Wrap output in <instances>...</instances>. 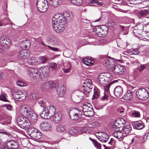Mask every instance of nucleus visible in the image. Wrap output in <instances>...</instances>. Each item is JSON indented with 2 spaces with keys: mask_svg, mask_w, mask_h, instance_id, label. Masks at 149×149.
<instances>
[{
  "mask_svg": "<svg viewBox=\"0 0 149 149\" xmlns=\"http://www.w3.org/2000/svg\"><path fill=\"white\" fill-rule=\"evenodd\" d=\"M66 130V127L63 124L58 125L56 126V131L58 132H64Z\"/></svg>",
  "mask_w": 149,
  "mask_h": 149,
  "instance_id": "obj_28",
  "label": "nucleus"
},
{
  "mask_svg": "<svg viewBox=\"0 0 149 149\" xmlns=\"http://www.w3.org/2000/svg\"><path fill=\"white\" fill-rule=\"evenodd\" d=\"M47 41L54 46H57L60 45V41L58 38L54 36H49L47 38Z\"/></svg>",
  "mask_w": 149,
  "mask_h": 149,
  "instance_id": "obj_12",
  "label": "nucleus"
},
{
  "mask_svg": "<svg viewBox=\"0 0 149 149\" xmlns=\"http://www.w3.org/2000/svg\"><path fill=\"white\" fill-rule=\"evenodd\" d=\"M132 129L131 125H127L123 129V131L125 134H127L131 132Z\"/></svg>",
  "mask_w": 149,
  "mask_h": 149,
  "instance_id": "obj_37",
  "label": "nucleus"
},
{
  "mask_svg": "<svg viewBox=\"0 0 149 149\" xmlns=\"http://www.w3.org/2000/svg\"><path fill=\"white\" fill-rule=\"evenodd\" d=\"M139 13L141 15H147L148 14V12L144 9L141 10Z\"/></svg>",
  "mask_w": 149,
  "mask_h": 149,
  "instance_id": "obj_51",
  "label": "nucleus"
},
{
  "mask_svg": "<svg viewBox=\"0 0 149 149\" xmlns=\"http://www.w3.org/2000/svg\"><path fill=\"white\" fill-rule=\"evenodd\" d=\"M12 95L15 100L20 101L24 100L26 96V95L24 94L21 91L13 93Z\"/></svg>",
  "mask_w": 149,
  "mask_h": 149,
  "instance_id": "obj_11",
  "label": "nucleus"
},
{
  "mask_svg": "<svg viewBox=\"0 0 149 149\" xmlns=\"http://www.w3.org/2000/svg\"><path fill=\"white\" fill-rule=\"evenodd\" d=\"M132 93L131 91H128L123 97V99L126 101L130 100L132 97Z\"/></svg>",
  "mask_w": 149,
  "mask_h": 149,
  "instance_id": "obj_31",
  "label": "nucleus"
},
{
  "mask_svg": "<svg viewBox=\"0 0 149 149\" xmlns=\"http://www.w3.org/2000/svg\"><path fill=\"white\" fill-rule=\"evenodd\" d=\"M82 111L84 115L86 117L93 116L94 114L93 109L90 104H84L82 107Z\"/></svg>",
  "mask_w": 149,
  "mask_h": 149,
  "instance_id": "obj_7",
  "label": "nucleus"
},
{
  "mask_svg": "<svg viewBox=\"0 0 149 149\" xmlns=\"http://www.w3.org/2000/svg\"><path fill=\"white\" fill-rule=\"evenodd\" d=\"M49 111L48 110V109L46 107H44L43 110L40 113V116L43 118L45 119H49L51 117V116L49 112Z\"/></svg>",
  "mask_w": 149,
  "mask_h": 149,
  "instance_id": "obj_19",
  "label": "nucleus"
},
{
  "mask_svg": "<svg viewBox=\"0 0 149 149\" xmlns=\"http://www.w3.org/2000/svg\"><path fill=\"white\" fill-rule=\"evenodd\" d=\"M52 25L54 30L57 33H60L63 31L64 25L58 22L54 16L52 19Z\"/></svg>",
  "mask_w": 149,
  "mask_h": 149,
  "instance_id": "obj_4",
  "label": "nucleus"
},
{
  "mask_svg": "<svg viewBox=\"0 0 149 149\" xmlns=\"http://www.w3.org/2000/svg\"><path fill=\"white\" fill-rule=\"evenodd\" d=\"M9 147V149L16 148L18 147L17 143L13 140L10 141L7 143Z\"/></svg>",
  "mask_w": 149,
  "mask_h": 149,
  "instance_id": "obj_29",
  "label": "nucleus"
},
{
  "mask_svg": "<svg viewBox=\"0 0 149 149\" xmlns=\"http://www.w3.org/2000/svg\"><path fill=\"white\" fill-rule=\"evenodd\" d=\"M99 96V95L97 91V90L95 89L94 91V94L93 95V99H95L96 98H98Z\"/></svg>",
  "mask_w": 149,
  "mask_h": 149,
  "instance_id": "obj_52",
  "label": "nucleus"
},
{
  "mask_svg": "<svg viewBox=\"0 0 149 149\" xmlns=\"http://www.w3.org/2000/svg\"><path fill=\"white\" fill-rule=\"evenodd\" d=\"M47 82L41 84L40 86V88L41 90L43 91H46L48 90L49 86Z\"/></svg>",
  "mask_w": 149,
  "mask_h": 149,
  "instance_id": "obj_36",
  "label": "nucleus"
},
{
  "mask_svg": "<svg viewBox=\"0 0 149 149\" xmlns=\"http://www.w3.org/2000/svg\"><path fill=\"white\" fill-rule=\"evenodd\" d=\"M139 50L138 49H136L132 51V53L134 54H137L139 53Z\"/></svg>",
  "mask_w": 149,
  "mask_h": 149,
  "instance_id": "obj_63",
  "label": "nucleus"
},
{
  "mask_svg": "<svg viewBox=\"0 0 149 149\" xmlns=\"http://www.w3.org/2000/svg\"><path fill=\"white\" fill-rule=\"evenodd\" d=\"M108 25L109 27L113 28L114 26L115 23L112 21H110L108 22Z\"/></svg>",
  "mask_w": 149,
  "mask_h": 149,
  "instance_id": "obj_58",
  "label": "nucleus"
},
{
  "mask_svg": "<svg viewBox=\"0 0 149 149\" xmlns=\"http://www.w3.org/2000/svg\"><path fill=\"white\" fill-rule=\"evenodd\" d=\"M48 86H49V89L55 87L56 85V84L53 81H47Z\"/></svg>",
  "mask_w": 149,
  "mask_h": 149,
  "instance_id": "obj_42",
  "label": "nucleus"
},
{
  "mask_svg": "<svg viewBox=\"0 0 149 149\" xmlns=\"http://www.w3.org/2000/svg\"><path fill=\"white\" fill-rule=\"evenodd\" d=\"M123 134V133L121 131H116L113 134V136L118 139H120L122 137Z\"/></svg>",
  "mask_w": 149,
  "mask_h": 149,
  "instance_id": "obj_34",
  "label": "nucleus"
},
{
  "mask_svg": "<svg viewBox=\"0 0 149 149\" xmlns=\"http://www.w3.org/2000/svg\"><path fill=\"white\" fill-rule=\"evenodd\" d=\"M110 85H108L104 88V94L105 93L108 94L109 93V88Z\"/></svg>",
  "mask_w": 149,
  "mask_h": 149,
  "instance_id": "obj_54",
  "label": "nucleus"
},
{
  "mask_svg": "<svg viewBox=\"0 0 149 149\" xmlns=\"http://www.w3.org/2000/svg\"><path fill=\"white\" fill-rule=\"evenodd\" d=\"M136 95L139 98L143 100H147L149 96L148 91L145 88L138 89L136 91Z\"/></svg>",
  "mask_w": 149,
  "mask_h": 149,
  "instance_id": "obj_6",
  "label": "nucleus"
},
{
  "mask_svg": "<svg viewBox=\"0 0 149 149\" xmlns=\"http://www.w3.org/2000/svg\"><path fill=\"white\" fill-rule=\"evenodd\" d=\"M82 113L79 109L73 108L70 110L69 115L70 119L73 120L77 121L80 119L81 117Z\"/></svg>",
  "mask_w": 149,
  "mask_h": 149,
  "instance_id": "obj_3",
  "label": "nucleus"
},
{
  "mask_svg": "<svg viewBox=\"0 0 149 149\" xmlns=\"http://www.w3.org/2000/svg\"><path fill=\"white\" fill-rule=\"evenodd\" d=\"M85 86H83L82 88H81V91L78 90L75 92L77 96L81 100L83 98L85 95H86L87 93H88L90 91L85 89Z\"/></svg>",
  "mask_w": 149,
  "mask_h": 149,
  "instance_id": "obj_14",
  "label": "nucleus"
},
{
  "mask_svg": "<svg viewBox=\"0 0 149 149\" xmlns=\"http://www.w3.org/2000/svg\"><path fill=\"white\" fill-rule=\"evenodd\" d=\"M130 114L132 116L134 117H139L140 116L139 111L134 110H132L130 112Z\"/></svg>",
  "mask_w": 149,
  "mask_h": 149,
  "instance_id": "obj_38",
  "label": "nucleus"
},
{
  "mask_svg": "<svg viewBox=\"0 0 149 149\" xmlns=\"http://www.w3.org/2000/svg\"><path fill=\"white\" fill-rule=\"evenodd\" d=\"M20 45L21 47L23 49L26 48L27 45H30L29 43H28L27 40L23 41L22 43H21Z\"/></svg>",
  "mask_w": 149,
  "mask_h": 149,
  "instance_id": "obj_45",
  "label": "nucleus"
},
{
  "mask_svg": "<svg viewBox=\"0 0 149 149\" xmlns=\"http://www.w3.org/2000/svg\"><path fill=\"white\" fill-rule=\"evenodd\" d=\"M65 19L68 20H70L72 18V15L71 12L70 11H66L63 14Z\"/></svg>",
  "mask_w": 149,
  "mask_h": 149,
  "instance_id": "obj_33",
  "label": "nucleus"
},
{
  "mask_svg": "<svg viewBox=\"0 0 149 149\" xmlns=\"http://www.w3.org/2000/svg\"><path fill=\"white\" fill-rule=\"evenodd\" d=\"M38 72L39 78L44 79V78L46 77L48 75L49 69L47 67L42 66L38 70Z\"/></svg>",
  "mask_w": 149,
  "mask_h": 149,
  "instance_id": "obj_10",
  "label": "nucleus"
},
{
  "mask_svg": "<svg viewBox=\"0 0 149 149\" xmlns=\"http://www.w3.org/2000/svg\"><path fill=\"white\" fill-rule=\"evenodd\" d=\"M48 3L47 0H37V6L38 10L44 13L45 12L48 8Z\"/></svg>",
  "mask_w": 149,
  "mask_h": 149,
  "instance_id": "obj_5",
  "label": "nucleus"
},
{
  "mask_svg": "<svg viewBox=\"0 0 149 149\" xmlns=\"http://www.w3.org/2000/svg\"><path fill=\"white\" fill-rule=\"evenodd\" d=\"M140 67L139 68V70L140 72L142 71L146 67V65L140 64Z\"/></svg>",
  "mask_w": 149,
  "mask_h": 149,
  "instance_id": "obj_56",
  "label": "nucleus"
},
{
  "mask_svg": "<svg viewBox=\"0 0 149 149\" xmlns=\"http://www.w3.org/2000/svg\"><path fill=\"white\" fill-rule=\"evenodd\" d=\"M19 112L21 114L35 121L37 120V115L33 111L30 107L28 105H22L19 109Z\"/></svg>",
  "mask_w": 149,
  "mask_h": 149,
  "instance_id": "obj_1",
  "label": "nucleus"
},
{
  "mask_svg": "<svg viewBox=\"0 0 149 149\" xmlns=\"http://www.w3.org/2000/svg\"><path fill=\"white\" fill-rule=\"evenodd\" d=\"M132 125L134 128L137 130L141 129L144 126L143 123L141 120L133 122Z\"/></svg>",
  "mask_w": 149,
  "mask_h": 149,
  "instance_id": "obj_20",
  "label": "nucleus"
},
{
  "mask_svg": "<svg viewBox=\"0 0 149 149\" xmlns=\"http://www.w3.org/2000/svg\"><path fill=\"white\" fill-rule=\"evenodd\" d=\"M7 95L3 93H2L0 96V100L3 101L8 102L6 99Z\"/></svg>",
  "mask_w": 149,
  "mask_h": 149,
  "instance_id": "obj_43",
  "label": "nucleus"
},
{
  "mask_svg": "<svg viewBox=\"0 0 149 149\" xmlns=\"http://www.w3.org/2000/svg\"><path fill=\"white\" fill-rule=\"evenodd\" d=\"M101 134V136H98L97 137V138L100 141L102 142H107L109 138L108 135L104 132H102Z\"/></svg>",
  "mask_w": 149,
  "mask_h": 149,
  "instance_id": "obj_24",
  "label": "nucleus"
},
{
  "mask_svg": "<svg viewBox=\"0 0 149 149\" xmlns=\"http://www.w3.org/2000/svg\"><path fill=\"white\" fill-rule=\"evenodd\" d=\"M40 62L41 63H45L47 60V58L44 56H41L39 58Z\"/></svg>",
  "mask_w": 149,
  "mask_h": 149,
  "instance_id": "obj_48",
  "label": "nucleus"
},
{
  "mask_svg": "<svg viewBox=\"0 0 149 149\" xmlns=\"http://www.w3.org/2000/svg\"><path fill=\"white\" fill-rule=\"evenodd\" d=\"M38 103L40 107H44L45 106V102L44 100H41L38 102Z\"/></svg>",
  "mask_w": 149,
  "mask_h": 149,
  "instance_id": "obj_55",
  "label": "nucleus"
},
{
  "mask_svg": "<svg viewBox=\"0 0 149 149\" xmlns=\"http://www.w3.org/2000/svg\"><path fill=\"white\" fill-rule=\"evenodd\" d=\"M89 3H88V5H90V3L96 4L97 5H100L101 3L99 2L97 0H90L89 1ZM93 5H90L91 6H93Z\"/></svg>",
  "mask_w": 149,
  "mask_h": 149,
  "instance_id": "obj_47",
  "label": "nucleus"
},
{
  "mask_svg": "<svg viewBox=\"0 0 149 149\" xmlns=\"http://www.w3.org/2000/svg\"><path fill=\"white\" fill-rule=\"evenodd\" d=\"M36 59L34 57L30 58L28 60V62L29 64L33 65H35L37 63Z\"/></svg>",
  "mask_w": 149,
  "mask_h": 149,
  "instance_id": "obj_39",
  "label": "nucleus"
},
{
  "mask_svg": "<svg viewBox=\"0 0 149 149\" xmlns=\"http://www.w3.org/2000/svg\"><path fill=\"white\" fill-rule=\"evenodd\" d=\"M114 92L115 95L117 97H119L123 93L122 88L120 86H117L114 89Z\"/></svg>",
  "mask_w": 149,
  "mask_h": 149,
  "instance_id": "obj_22",
  "label": "nucleus"
},
{
  "mask_svg": "<svg viewBox=\"0 0 149 149\" xmlns=\"http://www.w3.org/2000/svg\"><path fill=\"white\" fill-rule=\"evenodd\" d=\"M93 59H90L88 58H85L82 60L81 61L82 63L85 64L87 66L89 65V64L88 63H86V62H87L89 63H90L92 62Z\"/></svg>",
  "mask_w": 149,
  "mask_h": 149,
  "instance_id": "obj_44",
  "label": "nucleus"
},
{
  "mask_svg": "<svg viewBox=\"0 0 149 149\" xmlns=\"http://www.w3.org/2000/svg\"><path fill=\"white\" fill-rule=\"evenodd\" d=\"M108 98V95L107 94H104L103 96H102L101 98V100L102 101H104L107 100Z\"/></svg>",
  "mask_w": 149,
  "mask_h": 149,
  "instance_id": "obj_59",
  "label": "nucleus"
},
{
  "mask_svg": "<svg viewBox=\"0 0 149 149\" xmlns=\"http://www.w3.org/2000/svg\"><path fill=\"white\" fill-rule=\"evenodd\" d=\"M54 16L57 19L58 22L61 24L64 22L65 19L64 15L62 14H56L54 15Z\"/></svg>",
  "mask_w": 149,
  "mask_h": 149,
  "instance_id": "obj_32",
  "label": "nucleus"
},
{
  "mask_svg": "<svg viewBox=\"0 0 149 149\" xmlns=\"http://www.w3.org/2000/svg\"><path fill=\"white\" fill-rule=\"evenodd\" d=\"M65 88L63 85L62 84H60L56 89L57 94L59 97L62 96L65 93Z\"/></svg>",
  "mask_w": 149,
  "mask_h": 149,
  "instance_id": "obj_21",
  "label": "nucleus"
},
{
  "mask_svg": "<svg viewBox=\"0 0 149 149\" xmlns=\"http://www.w3.org/2000/svg\"><path fill=\"white\" fill-rule=\"evenodd\" d=\"M112 62H111L110 60L107 59L105 61V62L104 63V65L105 66H108V65H111L112 64Z\"/></svg>",
  "mask_w": 149,
  "mask_h": 149,
  "instance_id": "obj_57",
  "label": "nucleus"
},
{
  "mask_svg": "<svg viewBox=\"0 0 149 149\" xmlns=\"http://www.w3.org/2000/svg\"><path fill=\"white\" fill-rule=\"evenodd\" d=\"M6 109L9 110H11L12 109V106L10 104L6 105H5Z\"/></svg>",
  "mask_w": 149,
  "mask_h": 149,
  "instance_id": "obj_62",
  "label": "nucleus"
},
{
  "mask_svg": "<svg viewBox=\"0 0 149 149\" xmlns=\"http://www.w3.org/2000/svg\"><path fill=\"white\" fill-rule=\"evenodd\" d=\"M94 146L97 148H100L101 147V144L99 143L95 140L93 143Z\"/></svg>",
  "mask_w": 149,
  "mask_h": 149,
  "instance_id": "obj_53",
  "label": "nucleus"
},
{
  "mask_svg": "<svg viewBox=\"0 0 149 149\" xmlns=\"http://www.w3.org/2000/svg\"><path fill=\"white\" fill-rule=\"evenodd\" d=\"M0 45L5 47H9L10 46V41L7 38H1L0 39Z\"/></svg>",
  "mask_w": 149,
  "mask_h": 149,
  "instance_id": "obj_16",
  "label": "nucleus"
},
{
  "mask_svg": "<svg viewBox=\"0 0 149 149\" xmlns=\"http://www.w3.org/2000/svg\"><path fill=\"white\" fill-rule=\"evenodd\" d=\"M17 85L19 86H23L24 83L21 80H18L17 81Z\"/></svg>",
  "mask_w": 149,
  "mask_h": 149,
  "instance_id": "obj_60",
  "label": "nucleus"
},
{
  "mask_svg": "<svg viewBox=\"0 0 149 149\" xmlns=\"http://www.w3.org/2000/svg\"><path fill=\"white\" fill-rule=\"evenodd\" d=\"M71 2L76 6H81L83 3L82 0H72Z\"/></svg>",
  "mask_w": 149,
  "mask_h": 149,
  "instance_id": "obj_40",
  "label": "nucleus"
},
{
  "mask_svg": "<svg viewBox=\"0 0 149 149\" xmlns=\"http://www.w3.org/2000/svg\"><path fill=\"white\" fill-rule=\"evenodd\" d=\"M38 70L37 68H30L27 71V74L32 79H36L38 75Z\"/></svg>",
  "mask_w": 149,
  "mask_h": 149,
  "instance_id": "obj_13",
  "label": "nucleus"
},
{
  "mask_svg": "<svg viewBox=\"0 0 149 149\" xmlns=\"http://www.w3.org/2000/svg\"><path fill=\"white\" fill-rule=\"evenodd\" d=\"M63 70L65 73H68L70 70L72 66L71 64L69 62H67L63 64Z\"/></svg>",
  "mask_w": 149,
  "mask_h": 149,
  "instance_id": "obj_25",
  "label": "nucleus"
},
{
  "mask_svg": "<svg viewBox=\"0 0 149 149\" xmlns=\"http://www.w3.org/2000/svg\"><path fill=\"white\" fill-rule=\"evenodd\" d=\"M47 47L48 48V49L54 52H59L60 51V49L56 47H51L49 45H47Z\"/></svg>",
  "mask_w": 149,
  "mask_h": 149,
  "instance_id": "obj_46",
  "label": "nucleus"
},
{
  "mask_svg": "<svg viewBox=\"0 0 149 149\" xmlns=\"http://www.w3.org/2000/svg\"><path fill=\"white\" fill-rule=\"evenodd\" d=\"M40 129L44 131H47L50 130L52 126L50 124L46 121H44L41 123L40 125Z\"/></svg>",
  "mask_w": 149,
  "mask_h": 149,
  "instance_id": "obj_15",
  "label": "nucleus"
},
{
  "mask_svg": "<svg viewBox=\"0 0 149 149\" xmlns=\"http://www.w3.org/2000/svg\"><path fill=\"white\" fill-rule=\"evenodd\" d=\"M69 133L72 136H74L78 134V130L75 128H72L69 130Z\"/></svg>",
  "mask_w": 149,
  "mask_h": 149,
  "instance_id": "obj_41",
  "label": "nucleus"
},
{
  "mask_svg": "<svg viewBox=\"0 0 149 149\" xmlns=\"http://www.w3.org/2000/svg\"><path fill=\"white\" fill-rule=\"evenodd\" d=\"M118 122V123L120 125H121L122 126H124L125 124V120L123 118H120L117 120Z\"/></svg>",
  "mask_w": 149,
  "mask_h": 149,
  "instance_id": "obj_50",
  "label": "nucleus"
},
{
  "mask_svg": "<svg viewBox=\"0 0 149 149\" xmlns=\"http://www.w3.org/2000/svg\"><path fill=\"white\" fill-rule=\"evenodd\" d=\"M118 122L117 121L113 126V128L115 129H118Z\"/></svg>",
  "mask_w": 149,
  "mask_h": 149,
  "instance_id": "obj_64",
  "label": "nucleus"
},
{
  "mask_svg": "<svg viewBox=\"0 0 149 149\" xmlns=\"http://www.w3.org/2000/svg\"><path fill=\"white\" fill-rule=\"evenodd\" d=\"M61 1V0H48L47 1L49 5L54 7H56L58 6L59 3Z\"/></svg>",
  "mask_w": 149,
  "mask_h": 149,
  "instance_id": "obj_30",
  "label": "nucleus"
},
{
  "mask_svg": "<svg viewBox=\"0 0 149 149\" xmlns=\"http://www.w3.org/2000/svg\"><path fill=\"white\" fill-rule=\"evenodd\" d=\"M105 73H102L98 76L97 81L101 84L103 85L104 82L106 81L107 77L104 75Z\"/></svg>",
  "mask_w": 149,
  "mask_h": 149,
  "instance_id": "obj_23",
  "label": "nucleus"
},
{
  "mask_svg": "<svg viewBox=\"0 0 149 149\" xmlns=\"http://www.w3.org/2000/svg\"><path fill=\"white\" fill-rule=\"evenodd\" d=\"M108 30L107 26L102 25L97 26L95 31L99 36L102 37L105 36L107 34Z\"/></svg>",
  "mask_w": 149,
  "mask_h": 149,
  "instance_id": "obj_8",
  "label": "nucleus"
},
{
  "mask_svg": "<svg viewBox=\"0 0 149 149\" xmlns=\"http://www.w3.org/2000/svg\"><path fill=\"white\" fill-rule=\"evenodd\" d=\"M57 64L54 62L51 63L49 65V68L53 70H55L57 68Z\"/></svg>",
  "mask_w": 149,
  "mask_h": 149,
  "instance_id": "obj_49",
  "label": "nucleus"
},
{
  "mask_svg": "<svg viewBox=\"0 0 149 149\" xmlns=\"http://www.w3.org/2000/svg\"><path fill=\"white\" fill-rule=\"evenodd\" d=\"M31 127L29 128V132L30 133L29 135L32 138L35 139H39L41 136V133L37 129Z\"/></svg>",
  "mask_w": 149,
  "mask_h": 149,
  "instance_id": "obj_9",
  "label": "nucleus"
},
{
  "mask_svg": "<svg viewBox=\"0 0 149 149\" xmlns=\"http://www.w3.org/2000/svg\"><path fill=\"white\" fill-rule=\"evenodd\" d=\"M62 117V116L61 112L56 113L54 114L53 117V121L56 123H58L61 120Z\"/></svg>",
  "mask_w": 149,
  "mask_h": 149,
  "instance_id": "obj_26",
  "label": "nucleus"
},
{
  "mask_svg": "<svg viewBox=\"0 0 149 149\" xmlns=\"http://www.w3.org/2000/svg\"><path fill=\"white\" fill-rule=\"evenodd\" d=\"M17 123L19 127L25 130L28 129L29 128L33 126L30 121L22 116H19L17 117Z\"/></svg>",
  "mask_w": 149,
  "mask_h": 149,
  "instance_id": "obj_2",
  "label": "nucleus"
},
{
  "mask_svg": "<svg viewBox=\"0 0 149 149\" xmlns=\"http://www.w3.org/2000/svg\"><path fill=\"white\" fill-rule=\"evenodd\" d=\"M46 108L48 109V110L49 111V113L51 117H52L53 114H55L56 112V109L55 107L52 106H50L49 107H47Z\"/></svg>",
  "mask_w": 149,
  "mask_h": 149,
  "instance_id": "obj_35",
  "label": "nucleus"
},
{
  "mask_svg": "<svg viewBox=\"0 0 149 149\" xmlns=\"http://www.w3.org/2000/svg\"><path fill=\"white\" fill-rule=\"evenodd\" d=\"M113 72L117 74H121L123 73V68L120 64L116 65L113 67Z\"/></svg>",
  "mask_w": 149,
  "mask_h": 149,
  "instance_id": "obj_17",
  "label": "nucleus"
},
{
  "mask_svg": "<svg viewBox=\"0 0 149 149\" xmlns=\"http://www.w3.org/2000/svg\"><path fill=\"white\" fill-rule=\"evenodd\" d=\"M2 149H9V147L7 144H4L2 146Z\"/></svg>",
  "mask_w": 149,
  "mask_h": 149,
  "instance_id": "obj_61",
  "label": "nucleus"
},
{
  "mask_svg": "<svg viewBox=\"0 0 149 149\" xmlns=\"http://www.w3.org/2000/svg\"><path fill=\"white\" fill-rule=\"evenodd\" d=\"M29 55V51L25 49H23L20 51L18 54V56L23 59L27 58Z\"/></svg>",
  "mask_w": 149,
  "mask_h": 149,
  "instance_id": "obj_18",
  "label": "nucleus"
},
{
  "mask_svg": "<svg viewBox=\"0 0 149 149\" xmlns=\"http://www.w3.org/2000/svg\"><path fill=\"white\" fill-rule=\"evenodd\" d=\"M84 84L86 85L84 86H85L84 89L87 90L88 91V90H90L92 89V82L91 80L90 79H86L85 80Z\"/></svg>",
  "mask_w": 149,
  "mask_h": 149,
  "instance_id": "obj_27",
  "label": "nucleus"
}]
</instances>
